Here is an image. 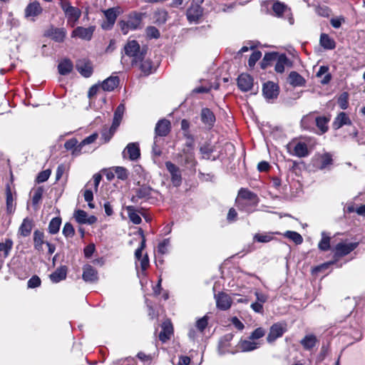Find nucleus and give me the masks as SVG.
Masks as SVG:
<instances>
[{"instance_id": "obj_34", "label": "nucleus", "mask_w": 365, "mask_h": 365, "mask_svg": "<svg viewBox=\"0 0 365 365\" xmlns=\"http://www.w3.org/2000/svg\"><path fill=\"white\" fill-rule=\"evenodd\" d=\"M274 234L279 235V232H262V233H256L253 236V240L254 242H257L260 243H267L272 241L274 239L273 235Z\"/></svg>"}, {"instance_id": "obj_49", "label": "nucleus", "mask_w": 365, "mask_h": 365, "mask_svg": "<svg viewBox=\"0 0 365 365\" xmlns=\"http://www.w3.org/2000/svg\"><path fill=\"white\" fill-rule=\"evenodd\" d=\"M153 190L147 185H143L137 190L138 198H145L151 195Z\"/></svg>"}, {"instance_id": "obj_46", "label": "nucleus", "mask_w": 365, "mask_h": 365, "mask_svg": "<svg viewBox=\"0 0 365 365\" xmlns=\"http://www.w3.org/2000/svg\"><path fill=\"white\" fill-rule=\"evenodd\" d=\"M286 237L293 241L297 245H300L303 242V238L300 234L294 231H287L284 235Z\"/></svg>"}, {"instance_id": "obj_30", "label": "nucleus", "mask_w": 365, "mask_h": 365, "mask_svg": "<svg viewBox=\"0 0 365 365\" xmlns=\"http://www.w3.org/2000/svg\"><path fill=\"white\" fill-rule=\"evenodd\" d=\"M44 233L38 230L34 232V249L38 252L43 251V245L48 242L44 240Z\"/></svg>"}, {"instance_id": "obj_61", "label": "nucleus", "mask_w": 365, "mask_h": 365, "mask_svg": "<svg viewBox=\"0 0 365 365\" xmlns=\"http://www.w3.org/2000/svg\"><path fill=\"white\" fill-rule=\"evenodd\" d=\"M338 104L339 107L345 110L347 108L349 103H348V94L347 93H343L338 99Z\"/></svg>"}, {"instance_id": "obj_39", "label": "nucleus", "mask_w": 365, "mask_h": 365, "mask_svg": "<svg viewBox=\"0 0 365 365\" xmlns=\"http://www.w3.org/2000/svg\"><path fill=\"white\" fill-rule=\"evenodd\" d=\"M58 70L61 75L66 76L72 71L73 63L70 60L65 59L58 64Z\"/></svg>"}, {"instance_id": "obj_50", "label": "nucleus", "mask_w": 365, "mask_h": 365, "mask_svg": "<svg viewBox=\"0 0 365 365\" xmlns=\"http://www.w3.org/2000/svg\"><path fill=\"white\" fill-rule=\"evenodd\" d=\"M128 22L130 29L135 30L139 27L141 23V16L140 14H135L134 16L130 17V19L128 21Z\"/></svg>"}, {"instance_id": "obj_54", "label": "nucleus", "mask_w": 365, "mask_h": 365, "mask_svg": "<svg viewBox=\"0 0 365 365\" xmlns=\"http://www.w3.org/2000/svg\"><path fill=\"white\" fill-rule=\"evenodd\" d=\"M287 61L285 56H282L279 58L277 62L275 64L274 69L277 73H283L284 71V65Z\"/></svg>"}, {"instance_id": "obj_4", "label": "nucleus", "mask_w": 365, "mask_h": 365, "mask_svg": "<svg viewBox=\"0 0 365 365\" xmlns=\"http://www.w3.org/2000/svg\"><path fill=\"white\" fill-rule=\"evenodd\" d=\"M329 119L325 116H318L314 118L312 115L303 117L301 120V125L304 129L309 128V124L316 123L317 128L320 130L321 134L325 133L328 130L327 123Z\"/></svg>"}, {"instance_id": "obj_9", "label": "nucleus", "mask_w": 365, "mask_h": 365, "mask_svg": "<svg viewBox=\"0 0 365 365\" xmlns=\"http://www.w3.org/2000/svg\"><path fill=\"white\" fill-rule=\"evenodd\" d=\"M287 330V325L283 323L274 324L269 329L267 340L269 343L274 341L277 338L281 337Z\"/></svg>"}, {"instance_id": "obj_16", "label": "nucleus", "mask_w": 365, "mask_h": 365, "mask_svg": "<svg viewBox=\"0 0 365 365\" xmlns=\"http://www.w3.org/2000/svg\"><path fill=\"white\" fill-rule=\"evenodd\" d=\"M73 217L79 224L93 225L97 221L94 215L88 216L87 212L82 210H78L74 212Z\"/></svg>"}, {"instance_id": "obj_32", "label": "nucleus", "mask_w": 365, "mask_h": 365, "mask_svg": "<svg viewBox=\"0 0 365 365\" xmlns=\"http://www.w3.org/2000/svg\"><path fill=\"white\" fill-rule=\"evenodd\" d=\"M33 226V220L29 217H26L23 220L19 227V233L23 237H28L31 234Z\"/></svg>"}, {"instance_id": "obj_51", "label": "nucleus", "mask_w": 365, "mask_h": 365, "mask_svg": "<svg viewBox=\"0 0 365 365\" xmlns=\"http://www.w3.org/2000/svg\"><path fill=\"white\" fill-rule=\"evenodd\" d=\"M43 190L41 187H38L36 189H33L31 192L33 193L32 203L33 205H37L41 200Z\"/></svg>"}, {"instance_id": "obj_10", "label": "nucleus", "mask_w": 365, "mask_h": 365, "mask_svg": "<svg viewBox=\"0 0 365 365\" xmlns=\"http://www.w3.org/2000/svg\"><path fill=\"white\" fill-rule=\"evenodd\" d=\"M262 93L266 100L269 101L277 98L279 95V87L276 83L268 81L264 83Z\"/></svg>"}, {"instance_id": "obj_7", "label": "nucleus", "mask_w": 365, "mask_h": 365, "mask_svg": "<svg viewBox=\"0 0 365 365\" xmlns=\"http://www.w3.org/2000/svg\"><path fill=\"white\" fill-rule=\"evenodd\" d=\"M203 1L204 0H193V1H195L196 4H192L190 7L187 10L186 15L189 21L196 22L202 16V9L200 4H202Z\"/></svg>"}, {"instance_id": "obj_62", "label": "nucleus", "mask_w": 365, "mask_h": 365, "mask_svg": "<svg viewBox=\"0 0 365 365\" xmlns=\"http://www.w3.org/2000/svg\"><path fill=\"white\" fill-rule=\"evenodd\" d=\"M233 337V335L232 334H227L226 335H225L221 339H220V345H219V352L220 354H224V351H221V349L222 347H225L227 346V344L232 340Z\"/></svg>"}, {"instance_id": "obj_36", "label": "nucleus", "mask_w": 365, "mask_h": 365, "mask_svg": "<svg viewBox=\"0 0 365 365\" xmlns=\"http://www.w3.org/2000/svg\"><path fill=\"white\" fill-rule=\"evenodd\" d=\"M272 11L277 17H282L284 14L289 13L287 6L278 1H275L272 5Z\"/></svg>"}, {"instance_id": "obj_20", "label": "nucleus", "mask_w": 365, "mask_h": 365, "mask_svg": "<svg viewBox=\"0 0 365 365\" xmlns=\"http://www.w3.org/2000/svg\"><path fill=\"white\" fill-rule=\"evenodd\" d=\"M76 66L78 71L86 78L90 77L93 73L91 63L86 59L78 60Z\"/></svg>"}, {"instance_id": "obj_28", "label": "nucleus", "mask_w": 365, "mask_h": 365, "mask_svg": "<svg viewBox=\"0 0 365 365\" xmlns=\"http://www.w3.org/2000/svg\"><path fill=\"white\" fill-rule=\"evenodd\" d=\"M201 120L204 124L212 128L215 122V116L210 109L205 108L201 110Z\"/></svg>"}, {"instance_id": "obj_13", "label": "nucleus", "mask_w": 365, "mask_h": 365, "mask_svg": "<svg viewBox=\"0 0 365 365\" xmlns=\"http://www.w3.org/2000/svg\"><path fill=\"white\" fill-rule=\"evenodd\" d=\"M217 307L220 310H227L232 305V300L230 295L225 292L215 294Z\"/></svg>"}, {"instance_id": "obj_22", "label": "nucleus", "mask_w": 365, "mask_h": 365, "mask_svg": "<svg viewBox=\"0 0 365 365\" xmlns=\"http://www.w3.org/2000/svg\"><path fill=\"white\" fill-rule=\"evenodd\" d=\"M346 125H351V120L346 113L341 112L334 120L332 123L333 128L338 130Z\"/></svg>"}, {"instance_id": "obj_37", "label": "nucleus", "mask_w": 365, "mask_h": 365, "mask_svg": "<svg viewBox=\"0 0 365 365\" xmlns=\"http://www.w3.org/2000/svg\"><path fill=\"white\" fill-rule=\"evenodd\" d=\"M125 210H127L128 217L130 220L135 225H139L142 220L140 215H138L135 207L132 205H128L125 207Z\"/></svg>"}, {"instance_id": "obj_8", "label": "nucleus", "mask_w": 365, "mask_h": 365, "mask_svg": "<svg viewBox=\"0 0 365 365\" xmlns=\"http://www.w3.org/2000/svg\"><path fill=\"white\" fill-rule=\"evenodd\" d=\"M358 245V242L338 243L334 248V257L338 258L349 254L357 247Z\"/></svg>"}, {"instance_id": "obj_3", "label": "nucleus", "mask_w": 365, "mask_h": 365, "mask_svg": "<svg viewBox=\"0 0 365 365\" xmlns=\"http://www.w3.org/2000/svg\"><path fill=\"white\" fill-rule=\"evenodd\" d=\"M59 5L65 14L68 25L74 27L81 16V11L71 6L68 0H60Z\"/></svg>"}, {"instance_id": "obj_33", "label": "nucleus", "mask_w": 365, "mask_h": 365, "mask_svg": "<svg viewBox=\"0 0 365 365\" xmlns=\"http://www.w3.org/2000/svg\"><path fill=\"white\" fill-rule=\"evenodd\" d=\"M166 169L172 176L173 181H180L181 171L180 169L170 161L165 163Z\"/></svg>"}, {"instance_id": "obj_64", "label": "nucleus", "mask_w": 365, "mask_h": 365, "mask_svg": "<svg viewBox=\"0 0 365 365\" xmlns=\"http://www.w3.org/2000/svg\"><path fill=\"white\" fill-rule=\"evenodd\" d=\"M41 279L37 275H34L29 279L27 285L29 288L33 289L38 287L41 285Z\"/></svg>"}, {"instance_id": "obj_59", "label": "nucleus", "mask_w": 365, "mask_h": 365, "mask_svg": "<svg viewBox=\"0 0 365 365\" xmlns=\"http://www.w3.org/2000/svg\"><path fill=\"white\" fill-rule=\"evenodd\" d=\"M265 334V331L262 327L257 328L255 329L250 336V340L257 341V339L262 338Z\"/></svg>"}, {"instance_id": "obj_23", "label": "nucleus", "mask_w": 365, "mask_h": 365, "mask_svg": "<svg viewBox=\"0 0 365 365\" xmlns=\"http://www.w3.org/2000/svg\"><path fill=\"white\" fill-rule=\"evenodd\" d=\"M66 31L64 29H58L51 27L47 31L46 35L51 37L53 40L56 42L63 41L66 37Z\"/></svg>"}, {"instance_id": "obj_11", "label": "nucleus", "mask_w": 365, "mask_h": 365, "mask_svg": "<svg viewBox=\"0 0 365 365\" xmlns=\"http://www.w3.org/2000/svg\"><path fill=\"white\" fill-rule=\"evenodd\" d=\"M94 30V26H89L88 28L78 26L72 31L71 37H77L83 40L90 41L92 38Z\"/></svg>"}, {"instance_id": "obj_41", "label": "nucleus", "mask_w": 365, "mask_h": 365, "mask_svg": "<svg viewBox=\"0 0 365 365\" xmlns=\"http://www.w3.org/2000/svg\"><path fill=\"white\" fill-rule=\"evenodd\" d=\"M320 45L325 49H334L336 46L335 41L326 34H322L320 36Z\"/></svg>"}, {"instance_id": "obj_25", "label": "nucleus", "mask_w": 365, "mask_h": 365, "mask_svg": "<svg viewBox=\"0 0 365 365\" xmlns=\"http://www.w3.org/2000/svg\"><path fill=\"white\" fill-rule=\"evenodd\" d=\"M173 333V327L170 321H165L162 324V331L159 334V339L161 341L165 342L170 339Z\"/></svg>"}, {"instance_id": "obj_31", "label": "nucleus", "mask_w": 365, "mask_h": 365, "mask_svg": "<svg viewBox=\"0 0 365 365\" xmlns=\"http://www.w3.org/2000/svg\"><path fill=\"white\" fill-rule=\"evenodd\" d=\"M288 82L294 87H299L304 86L306 81L297 72L292 71L288 76Z\"/></svg>"}, {"instance_id": "obj_19", "label": "nucleus", "mask_w": 365, "mask_h": 365, "mask_svg": "<svg viewBox=\"0 0 365 365\" xmlns=\"http://www.w3.org/2000/svg\"><path fill=\"white\" fill-rule=\"evenodd\" d=\"M6 210L12 213L15 210L16 191L11 188L9 184L6 187Z\"/></svg>"}, {"instance_id": "obj_52", "label": "nucleus", "mask_w": 365, "mask_h": 365, "mask_svg": "<svg viewBox=\"0 0 365 365\" xmlns=\"http://www.w3.org/2000/svg\"><path fill=\"white\" fill-rule=\"evenodd\" d=\"M170 245V238L164 239L158 245V252L160 255H165L168 252V248Z\"/></svg>"}, {"instance_id": "obj_35", "label": "nucleus", "mask_w": 365, "mask_h": 365, "mask_svg": "<svg viewBox=\"0 0 365 365\" xmlns=\"http://www.w3.org/2000/svg\"><path fill=\"white\" fill-rule=\"evenodd\" d=\"M200 153L203 159L210 160L212 153L215 151V146L210 143H205L200 147Z\"/></svg>"}, {"instance_id": "obj_5", "label": "nucleus", "mask_w": 365, "mask_h": 365, "mask_svg": "<svg viewBox=\"0 0 365 365\" xmlns=\"http://www.w3.org/2000/svg\"><path fill=\"white\" fill-rule=\"evenodd\" d=\"M106 20L101 24L104 30H110L115 23L116 19L120 14V8L113 7L103 11Z\"/></svg>"}, {"instance_id": "obj_38", "label": "nucleus", "mask_w": 365, "mask_h": 365, "mask_svg": "<svg viewBox=\"0 0 365 365\" xmlns=\"http://www.w3.org/2000/svg\"><path fill=\"white\" fill-rule=\"evenodd\" d=\"M322 239L318 243V248L321 251H328L330 249L331 237L326 232H322Z\"/></svg>"}, {"instance_id": "obj_48", "label": "nucleus", "mask_w": 365, "mask_h": 365, "mask_svg": "<svg viewBox=\"0 0 365 365\" xmlns=\"http://www.w3.org/2000/svg\"><path fill=\"white\" fill-rule=\"evenodd\" d=\"M140 71L145 75L148 76L152 70V62L150 60H145V58L138 63Z\"/></svg>"}, {"instance_id": "obj_17", "label": "nucleus", "mask_w": 365, "mask_h": 365, "mask_svg": "<svg viewBox=\"0 0 365 365\" xmlns=\"http://www.w3.org/2000/svg\"><path fill=\"white\" fill-rule=\"evenodd\" d=\"M237 86L244 92L249 91L253 87V78L247 73H242L237 78Z\"/></svg>"}, {"instance_id": "obj_42", "label": "nucleus", "mask_w": 365, "mask_h": 365, "mask_svg": "<svg viewBox=\"0 0 365 365\" xmlns=\"http://www.w3.org/2000/svg\"><path fill=\"white\" fill-rule=\"evenodd\" d=\"M125 110V106L123 104H120L115 109L114 113V117L112 125L118 128L121 122L123 113Z\"/></svg>"}, {"instance_id": "obj_58", "label": "nucleus", "mask_w": 365, "mask_h": 365, "mask_svg": "<svg viewBox=\"0 0 365 365\" xmlns=\"http://www.w3.org/2000/svg\"><path fill=\"white\" fill-rule=\"evenodd\" d=\"M146 35L149 38H158L160 36V31L155 26H148L146 30Z\"/></svg>"}, {"instance_id": "obj_14", "label": "nucleus", "mask_w": 365, "mask_h": 365, "mask_svg": "<svg viewBox=\"0 0 365 365\" xmlns=\"http://www.w3.org/2000/svg\"><path fill=\"white\" fill-rule=\"evenodd\" d=\"M82 278L86 282L94 283L98 279V271L90 264L83 267Z\"/></svg>"}, {"instance_id": "obj_57", "label": "nucleus", "mask_w": 365, "mask_h": 365, "mask_svg": "<svg viewBox=\"0 0 365 365\" xmlns=\"http://www.w3.org/2000/svg\"><path fill=\"white\" fill-rule=\"evenodd\" d=\"M261 57L262 53L259 51H254L248 61L249 66L251 68L254 67L256 62L259 61Z\"/></svg>"}, {"instance_id": "obj_40", "label": "nucleus", "mask_w": 365, "mask_h": 365, "mask_svg": "<svg viewBox=\"0 0 365 365\" xmlns=\"http://www.w3.org/2000/svg\"><path fill=\"white\" fill-rule=\"evenodd\" d=\"M13 247V241L6 239L4 242H0V257L6 258Z\"/></svg>"}, {"instance_id": "obj_43", "label": "nucleus", "mask_w": 365, "mask_h": 365, "mask_svg": "<svg viewBox=\"0 0 365 365\" xmlns=\"http://www.w3.org/2000/svg\"><path fill=\"white\" fill-rule=\"evenodd\" d=\"M317 339L314 335H307L303 338L300 343L305 349H311L316 344Z\"/></svg>"}, {"instance_id": "obj_44", "label": "nucleus", "mask_w": 365, "mask_h": 365, "mask_svg": "<svg viewBox=\"0 0 365 365\" xmlns=\"http://www.w3.org/2000/svg\"><path fill=\"white\" fill-rule=\"evenodd\" d=\"M118 128L111 125L109 128H104L101 131V138L104 143H108L113 136Z\"/></svg>"}, {"instance_id": "obj_12", "label": "nucleus", "mask_w": 365, "mask_h": 365, "mask_svg": "<svg viewBox=\"0 0 365 365\" xmlns=\"http://www.w3.org/2000/svg\"><path fill=\"white\" fill-rule=\"evenodd\" d=\"M289 153L299 158H304L309 155V150L307 143L297 142L295 144H289Z\"/></svg>"}, {"instance_id": "obj_27", "label": "nucleus", "mask_w": 365, "mask_h": 365, "mask_svg": "<svg viewBox=\"0 0 365 365\" xmlns=\"http://www.w3.org/2000/svg\"><path fill=\"white\" fill-rule=\"evenodd\" d=\"M118 76H110L102 82L100 87L105 91H112L118 86Z\"/></svg>"}, {"instance_id": "obj_26", "label": "nucleus", "mask_w": 365, "mask_h": 365, "mask_svg": "<svg viewBox=\"0 0 365 365\" xmlns=\"http://www.w3.org/2000/svg\"><path fill=\"white\" fill-rule=\"evenodd\" d=\"M67 267L66 266H61L56 269L55 272L49 275V278L53 283H58L66 278Z\"/></svg>"}, {"instance_id": "obj_1", "label": "nucleus", "mask_w": 365, "mask_h": 365, "mask_svg": "<svg viewBox=\"0 0 365 365\" xmlns=\"http://www.w3.org/2000/svg\"><path fill=\"white\" fill-rule=\"evenodd\" d=\"M124 54L121 57V63L124 66H136L142 61L147 53V47H140L135 40L128 41L123 48Z\"/></svg>"}, {"instance_id": "obj_6", "label": "nucleus", "mask_w": 365, "mask_h": 365, "mask_svg": "<svg viewBox=\"0 0 365 365\" xmlns=\"http://www.w3.org/2000/svg\"><path fill=\"white\" fill-rule=\"evenodd\" d=\"M180 163L190 170H195L197 165V160L195 156V152L182 151L178 154Z\"/></svg>"}, {"instance_id": "obj_21", "label": "nucleus", "mask_w": 365, "mask_h": 365, "mask_svg": "<svg viewBox=\"0 0 365 365\" xmlns=\"http://www.w3.org/2000/svg\"><path fill=\"white\" fill-rule=\"evenodd\" d=\"M261 343L258 341L249 339L241 340L238 344L239 349L243 352L252 351L258 349Z\"/></svg>"}, {"instance_id": "obj_53", "label": "nucleus", "mask_w": 365, "mask_h": 365, "mask_svg": "<svg viewBox=\"0 0 365 365\" xmlns=\"http://www.w3.org/2000/svg\"><path fill=\"white\" fill-rule=\"evenodd\" d=\"M277 54L274 53H267L264 55L262 61L261 62V67L265 68L271 61L275 60Z\"/></svg>"}, {"instance_id": "obj_15", "label": "nucleus", "mask_w": 365, "mask_h": 365, "mask_svg": "<svg viewBox=\"0 0 365 365\" xmlns=\"http://www.w3.org/2000/svg\"><path fill=\"white\" fill-rule=\"evenodd\" d=\"M170 122L167 119L160 120L155 128V137H165L170 131Z\"/></svg>"}, {"instance_id": "obj_18", "label": "nucleus", "mask_w": 365, "mask_h": 365, "mask_svg": "<svg viewBox=\"0 0 365 365\" xmlns=\"http://www.w3.org/2000/svg\"><path fill=\"white\" fill-rule=\"evenodd\" d=\"M126 155H128L130 160H135L139 158L140 153L138 144L137 143H128L123 151V158H125Z\"/></svg>"}, {"instance_id": "obj_29", "label": "nucleus", "mask_w": 365, "mask_h": 365, "mask_svg": "<svg viewBox=\"0 0 365 365\" xmlns=\"http://www.w3.org/2000/svg\"><path fill=\"white\" fill-rule=\"evenodd\" d=\"M317 166L319 169L327 168L332 164V155L329 153H324L317 156Z\"/></svg>"}, {"instance_id": "obj_45", "label": "nucleus", "mask_w": 365, "mask_h": 365, "mask_svg": "<svg viewBox=\"0 0 365 365\" xmlns=\"http://www.w3.org/2000/svg\"><path fill=\"white\" fill-rule=\"evenodd\" d=\"M61 224V219L60 217L53 218L48 225V232L52 235L56 234L59 231Z\"/></svg>"}, {"instance_id": "obj_63", "label": "nucleus", "mask_w": 365, "mask_h": 365, "mask_svg": "<svg viewBox=\"0 0 365 365\" xmlns=\"http://www.w3.org/2000/svg\"><path fill=\"white\" fill-rule=\"evenodd\" d=\"M50 175L51 170L49 169L41 172L36 177V182H46L48 179Z\"/></svg>"}, {"instance_id": "obj_55", "label": "nucleus", "mask_w": 365, "mask_h": 365, "mask_svg": "<svg viewBox=\"0 0 365 365\" xmlns=\"http://www.w3.org/2000/svg\"><path fill=\"white\" fill-rule=\"evenodd\" d=\"M62 232L66 237H72L75 234V230L70 222H66L63 226Z\"/></svg>"}, {"instance_id": "obj_2", "label": "nucleus", "mask_w": 365, "mask_h": 365, "mask_svg": "<svg viewBox=\"0 0 365 365\" xmlns=\"http://www.w3.org/2000/svg\"><path fill=\"white\" fill-rule=\"evenodd\" d=\"M237 207L247 212H252V207L258 202L257 196L251 191L242 188L236 199Z\"/></svg>"}, {"instance_id": "obj_24", "label": "nucleus", "mask_w": 365, "mask_h": 365, "mask_svg": "<svg viewBox=\"0 0 365 365\" xmlns=\"http://www.w3.org/2000/svg\"><path fill=\"white\" fill-rule=\"evenodd\" d=\"M42 8L38 1H34L27 5L25 9V17H36L41 14Z\"/></svg>"}, {"instance_id": "obj_56", "label": "nucleus", "mask_w": 365, "mask_h": 365, "mask_svg": "<svg viewBox=\"0 0 365 365\" xmlns=\"http://www.w3.org/2000/svg\"><path fill=\"white\" fill-rule=\"evenodd\" d=\"M114 172L120 180H125L128 178V170L123 167H115Z\"/></svg>"}, {"instance_id": "obj_60", "label": "nucleus", "mask_w": 365, "mask_h": 365, "mask_svg": "<svg viewBox=\"0 0 365 365\" xmlns=\"http://www.w3.org/2000/svg\"><path fill=\"white\" fill-rule=\"evenodd\" d=\"M83 197L84 200L88 202V205L90 208L93 209L95 207L93 203H92V200L93 199V193L91 190H85L83 191Z\"/></svg>"}, {"instance_id": "obj_47", "label": "nucleus", "mask_w": 365, "mask_h": 365, "mask_svg": "<svg viewBox=\"0 0 365 365\" xmlns=\"http://www.w3.org/2000/svg\"><path fill=\"white\" fill-rule=\"evenodd\" d=\"M168 16V12L165 10H158L154 14V19L158 24H163L166 22Z\"/></svg>"}]
</instances>
